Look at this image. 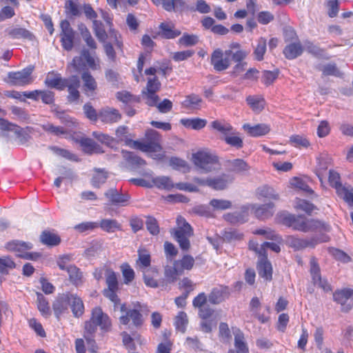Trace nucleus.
I'll list each match as a JSON object with an SVG mask.
<instances>
[{
    "label": "nucleus",
    "instance_id": "obj_1",
    "mask_svg": "<svg viewBox=\"0 0 353 353\" xmlns=\"http://www.w3.org/2000/svg\"><path fill=\"white\" fill-rule=\"evenodd\" d=\"M115 134L119 141H124L126 145L132 148L139 150L144 152H157L161 150V145L156 141L159 139V133L154 130H149L146 136L154 139V141L141 142L133 141L128 138V128L125 125L119 126Z\"/></svg>",
    "mask_w": 353,
    "mask_h": 353
},
{
    "label": "nucleus",
    "instance_id": "obj_2",
    "mask_svg": "<svg viewBox=\"0 0 353 353\" xmlns=\"http://www.w3.org/2000/svg\"><path fill=\"white\" fill-rule=\"evenodd\" d=\"M192 160L201 173H208L220 169L219 157L210 151H199L193 154Z\"/></svg>",
    "mask_w": 353,
    "mask_h": 353
},
{
    "label": "nucleus",
    "instance_id": "obj_3",
    "mask_svg": "<svg viewBox=\"0 0 353 353\" xmlns=\"http://www.w3.org/2000/svg\"><path fill=\"white\" fill-rule=\"evenodd\" d=\"M177 228L170 231L174 239L178 242L181 249L188 251L190 248L189 239L193 236V230L190 225L182 216L176 219Z\"/></svg>",
    "mask_w": 353,
    "mask_h": 353
},
{
    "label": "nucleus",
    "instance_id": "obj_4",
    "mask_svg": "<svg viewBox=\"0 0 353 353\" xmlns=\"http://www.w3.org/2000/svg\"><path fill=\"white\" fill-rule=\"evenodd\" d=\"M329 182L334 187L337 194L350 205H353V188L345 187L340 183L339 174L334 170L329 171Z\"/></svg>",
    "mask_w": 353,
    "mask_h": 353
},
{
    "label": "nucleus",
    "instance_id": "obj_5",
    "mask_svg": "<svg viewBox=\"0 0 353 353\" xmlns=\"http://www.w3.org/2000/svg\"><path fill=\"white\" fill-rule=\"evenodd\" d=\"M319 236H314L309 239H301L295 236L290 235L286 236L285 244L293 248L294 250H301L306 248H314L317 244L324 241Z\"/></svg>",
    "mask_w": 353,
    "mask_h": 353
},
{
    "label": "nucleus",
    "instance_id": "obj_6",
    "mask_svg": "<svg viewBox=\"0 0 353 353\" xmlns=\"http://www.w3.org/2000/svg\"><path fill=\"white\" fill-rule=\"evenodd\" d=\"M33 69L32 66H28L21 71L10 72L8 74V82L14 86H23L30 84L33 81L31 77Z\"/></svg>",
    "mask_w": 353,
    "mask_h": 353
},
{
    "label": "nucleus",
    "instance_id": "obj_7",
    "mask_svg": "<svg viewBox=\"0 0 353 353\" xmlns=\"http://www.w3.org/2000/svg\"><path fill=\"white\" fill-rule=\"evenodd\" d=\"M160 88L161 83L157 77L148 79L146 87L142 91V94L149 106L155 105L157 100H159V97L156 93Z\"/></svg>",
    "mask_w": 353,
    "mask_h": 353
},
{
    "label": "nucleus",
    "instance_id": "obj_8",
    "mask_svg": "<svg viewBox=\"0 0 353 353\" xmlns=\"http://www.w3.org/2000/svg\"><path fill=\"white\" fill-rule=\"evenodd\" d=\"M61 31V42L63 48L68 51L71 50L74 46V39L75 32L72 28L70 22L65 19L60 23Z\"/></svg>",
    "mask_w": 353,
    "mask_h": 353
},
{
    "label": "nucleus",
    "instance_id": "obj_9",
    "mask_svg": "<svg viewBox=\"0 0 353 353\" xmlns=\"http://www.w3.org/2000/svg\"><path fill=\"white\" fill-rule=\"evenodd\" d=\"M210 63L214 70L221 72L227 70L230 65V58L220 48L213 51L211 54Z\"/></svg>",
    "mask_w": 353,
    "mask_h": 353
},
{
    "label": "nucleus",
    "instance_id": "obj_10",
    "mask_svg": "<svg viewBox=\"0 0 353 353\" xmlns=\"http://www.w3.org/2000/svg\"><path fill=\"white\" fill-rule=\"evenodd\" d=\"M353 296V290L350 289H342L336 290L333 294V299L338 304L341 305V310L343 312H349L352 308V304L349 302L350 297Z\"/></svg>",
    "mask_w": 353,
    "mask_h": 353
},
{
    "label": "nucleus",
    "instance_id": "obj_11",
    "mask_svg": "<svg viewBox=\"0 0 353 353\" xmlns=\"http://www.w3.org/2000/svg\"><path fill=\"white\" fill-rule=\"evenodd\" d=\"M120 310L121 312H125V314L121 316L119 318L121 324L127 325L131 319L135 327H139L142 325L143 321L142 314L137 308L126 310L125 305H121Z\"/></svg>",
    "mask_w": 353,
    "mask_h": 353
},
{
    "label": "nucleus",
    "instance_id": "obj_12",
    "mask_svg": "<svg viewBox=\"0 0 353 353\" xmlns=\"http://www.w3.org/2000/svg\"><path fill=\"white\" fill-rule=\"evenodd\" d=\"M99 116V120L103 124H113L119 122L122 118V115L118 110L109 106L101 108Z\"/></svg>",
    "mask_w": 353,
    "mask_h": 353
},
{
    "label": "nucleus",
    "instance_id": "obj_13",
    "mask_svg": "<svg viewBox=\"0 0 353 353\" xmlns=\"http://www.w3.org/2000/svg\"><path fill=\"white\" fill-rule=\"evenodd\" d=\"M71 293H63L59 294L52 304V307L56 316L59 319V316L65 311L68 310L70 305Z\"/></svg>",
    "mask_w": 353,
    "mask_h": 353
},
{
    "label": "nucleus",
    "instance_id": "obj_14",
    "mask_svg": "<svg viewBox=\"0 0 353 353\" xmlns=\"http://www.w3.org/2000/svg\"><path fill=\"white\" fill-rule=\"evenodd\" d=\"M224 165L228 171L236 174H246L250 170L249 164L242 159L227 160Z\"/></svg>",
    "mask_w": 353,
    "mask_h": 353
},
{
    "label": "nucleus",
    "instance_id": "obj_15",
    "mask_svg": "<svg viewBox=\"0 0 353 353\" xmlns=\"http://www.w3.org/2000/svg\"><path fill=\"white\" fill-rule=\"evenodd\" d=\"M248 206L251 213H252L257 219H265L272 216L273 213L272 210L274 205L272 203H268L263 205L248 204Z\"/></svg>",
    "mask_w": 353,
    "mask_h": 353
},
{
    "label": "nucleus",
    "instance_id": "obj_16",
    "mask_svg": "<svg viewBox=\"0 0 353 353\" xmlns=\"http://www.w3.org/2000/svg\"><path fill=\"white\" fill-rule=\"evenodd\" d=\"M90 320L103 330L108 331L111 326V322L108 316L103 313L99 307H94L92 310Z\"/></svg>",
    "mask_w": 353,
    "mask_h": 353
},
{
    "label": "nucleus",
    "instance_id": "obj_17",
    "mask_svg": "<svg viewBox=\"0 0 353 353\" xmlns=\"http://www.w3.org/2000/svg\"><path fill=\"white\" fill-rule=\"evenodd\" d=\"M249 212L250 208L246 205L242 206L240 211L227 213L223 217L225 221L232 224L243 223L248 221Z\"/></svg>",
    "mask_w": 353,
    "mask_h": 353
},
{
    "label": "nucleus",
    "instance_id": "obj_18",
    "mask_svg": "<svg viewBox=\"0 0 353 353\" xmlns=\"http://www.w3.org/2000/svg\"><path fill=\"white\" fill-rule=\"evenodd\" d=\"M83 81V91L88 97H92L95 94L97 89V83L91 73L86 70L81 74Z\"/></svg>",
    "mask_w": 353,
    "mask_h": 353
},
{
    "label": "nucleus",
    "instance_id": "obj_19",
    "mask_svg": "<svg viewBox=\"0 0 353 353\" xmlns=\"http://www.w3.org/2000/svg\"><path fill=\"white\" fill-rule=\"evenodd\" d=\"M230 291L226 286H219L212 289L208 295V301L212 304H219L229 298Z\"/></svg>",
    "mask_w": 353,
    "mask_h": 353
},
{
    "label": "nucleus",
    "instance_id": "obj_20",
    "mask_svg": "<svg viewBox=\"0 0 353 353\" xmlns=\"http://www.w3.org/2000/svg\"><path fill=\"white\" fill-rule=\"evenodd\" d=\"M45 85L50 88L63 90L65 88V79L61 77V74L54 72H49L45 79Z\"/></svg>",
    "mask_w": 353,
    "mask_h": 353
},
{
    "label": "nucleus",
    "instance_id": "obj_21",
    "mask_svg": "<svg viewBox=\"0 0 353 353\" xmlns=\"http://www.w3.org/2000/svg\"><path fill=\"white\" fill-rule=\"evenodd\" d=\"M233 181L234 177L232 176L223 174L216 177L210 178L209 187L216 190H223L227 188Z\"/></svg>",
    "mask_w": 353,
    "mask_h": 353
},
{
    "label": "nucleus",
    "instance_id": "obj_22",
    "mask_svg": "<svg viewBox=\"0 0 353 353\" xmlns=\"http://www.w3.org/2000/svg\"><path fill=\"white\" fill-rule=\"evenodd\" d=\"M243 129L252 137L263 136L270 131V125L265 123H260L254 125L245 123L243 125Z\"/></svg>",
    "mask_w": 353,
    "mask_h": 353
},
{
    "label": "nucleus",
    "instance_id": "obj_23",
    "mask_svg": "<svg viewBox=\"0 0 353 353\" xmlns=\"http://www.w3.org/2000/svg\"><path fill=\"white\" fill-rule=\"evenodd\" d=\"M258 273L260 277L264 279L266 281H270L272 279V267L266 257L262 259L257 265Z\"/></svg>",
    "mask_w": 353,
    "mask_h": 353
},
{
    "label": "nucleus",
    "instance_id": "obj_24",
    "mask_svg": "<svg viewBox=\"0 0 353 353\" xmlns=\"http://www.w3.org/2000/svg\"><path fill=\"white\" fill-rule=\"evenodd\" d=\"M105 196L112 204H121L124 205L130 199V196L127 194L119 193L115 188H110L105 193Z\"/></svg>",
    "mask_w": 353,
    "mask_h": 353
},
{
    "label": "nucleus",
    "instance_id": "obj_25",
    "mask_svg": "<svg viewBox=\"0 0 353 353\" xmlns=\"http://www.w3.org/2000/svg\"><path fill=\"white\" fill-rule=\"evenodd\" d=\"M211 127L221 134L220 139L223 141L234 130L229 123L219 120L212 121Z\"/></svg>",
    "mask_w": 353,
    "mask_h": 353
},
{
    "label": "nucleus",
    "instance_id": "obj_26",
    "mask_svg": "<svg viewBox=\"0 0 353 353\" xmlns=\"http://www.w3.org/2000/svg\"><path fill=\"white\" fill-rule=\"evenodd\" d=\"M303 52V48L300 42L292 43L286 46L283 50V54L288 59H296L301 55Z\"/></svg>",
    "mask_w": 353,
    "mask_h": 353
},
{
    "label": "nucleus",
    "instance_id": "obj_27",
    "mask_svg": "<svg viewBox=\"0 0 353 353\" xmlns=\"http://www.w3.org/2000/svg\"><path fill=\"white\" fill-rule=\"evenodd\" d=\"M203 100L200 96L196 94H190L185 96V100L182 102V106L189 110H199L201 107Z\"/></svg>",
    "mask_w": 353,
    "mask_h": 353
},
{
    "label": "nucleus",
    "instance_id": "obj_28",
    "mask_svg": "<svg viewBox=\"0 0 353 353\" xmlns=\"http://www.w3.org/2000/svg\"><path fill=\"white\" fill-rule=\"evenodd\" d=\"M159 29L161 31L159 34L167 39H174L181 34V31L174 29L172 25L165 23L160 24Z\"/></svg>",
    "mask_w": 353,
    "mask_h": 353
},
{
    "label": "nucleus",
    "instance_id": "obj_29",
    "mask_svg": "<svg viewBox=\"0 0 353 353\" xmlns=\"http://www.w3.org/2000/svg\"><path fill=\"white\" fill-rule=\"evenodd\" d=\"M40 241L46 245L53 247L58 245L61 242L60 237L48 230H44L40 235Z\"/></svg>",
    "mask_w": 353,
    "mask_h": 353
},
{
    "label": "nucleus",
    "instance_id": "obj_30",
    "mask_svg": "<svg viewBox=\"0 0 353 353\" xmlns=\"http://www.w3.org/2000/svg\"><path fill=\"white\" fill-rule=\"evenodd\" d=\"M182 271L176 265H166L164 269V276L168 283H173L176 281L179 276L182 275Z\"/></svg>",
    "mask_w": 353,
    "mask_h": 353
},
{
    "label": "nucleus",
    "instance_id": "obj_31",
    "mask_svg": "<svg viewBox=\"0 0 353 353\" xmlns=\"http://www.w3.org/2000/svg\"><path fill=\"white\" fill-rule=\"evenodd\" d=\"M224 141L228 145L237 150L243 147V139L240 136V133L234 130L228 137H225Z\"/></svg>",
    "mask_w": 353,
    "mask_h": 353
},
{
    "label": "nucleus",
    "instance_id": "obj_32",
    "mask_svg": "<svg viewBox=\"0 0 353 353\" xmlns=\"http://www.w3.org/2000/svg\"><path fill=\"white\" fill-rule=\"evenodd\" d=\"M152 186L154 185L160 189L171 190L175 187L171 179L165 176L152 177Z\"/></svg>",
    "mask_w": 353,
    "mask_h": 353
},
{
    "label": "nucleus",
    "instance_id": "obj_33",
    "mask_svg": "<svg viewBox=\"0 0 353 353\" xmlns=\"http://www.w3.org/2000/svg\"><path fill=\"white\" fill-rule=\"evenodd\" d=\"M6 248L7 250L10 251L20 252L32 249V245L29 242L13 240L12 241L8 242L6 244Z\"/></svg>",
    "mask_w": 353,
    "mask_h": 353
},
{
    "label": "nucleus",
    "instance_id": "obj_34",
    "mask_svg": "<svg viewBox=\"0 0 353 353\" xmlns=\"http://www.w3.org/2000/svg\"><path fill=\"white\" fill-rule=\"evenodd\" d=\"M70 306L75 317H79L83 314L84 306L83 301L76 294H72Z\"/></svg>",
    "mask_w": 353,
    "mask_h": 353
},
{
    "label": "nucleus",
    "instance_id": "obj_35",
    "mask_svg": "<svg viewBox=\"0 0 353 353\" xmlns=\"http://www.w3.org/2000/svg\"><path fill=\"white\" fill-rule=\"evenodd\" d=\"M181 123L186 128L199 130L206 125L207 121L200 118L183 119L181 120Z\"/></svg>",
    "mask_w": 353,
    "mask_h": 353
},
{
    "label": "nucleus",
    "instance_id": "obj_36",
    "mask_svg": "<svg viewBox=\"0 0 353 353\" xmlns=\"http://www.w3.org/2000/svg\"><path fill=\"white\" fill-rule=\"evenodd\" d=\"M248 104L250 106L252 110L255 112H261L265 107V102L263 97L248 96L246 98Z\"/></svg>",
    "mask_w": 353,
    "mask_h": 353
},
{
    "label": "nucleus",
    "instance_id": "obj_37",
    "mask_svg": "<svg viewBox=\"0 0 353 353\" xmlns=\"http://www.w3.org/2000/svg\"><path fill=\"white\" fill-rule=\"evenodd\" d=\"M8 34L13 39H23L32 41L34 36L29 30L23 28H14L9 30Z\"/></svg>",
    "mask_w": 353,
    "mask_h": 353
},
{
    "label": "nucleus",
    "instance_id": "obj_38",
    "mask_svg": "<svg viewBox=\"0 0 353 353\" xmlns=\"http://www.w3.org/2000/svg\"><path fill=\"white\" fill-rule=\"evenodd\" d=\"M65 9L66 15L70 18L81 15L80 5L72 0H67L65 1Z\"/></svg>",
    "mask_w": 353,
    "mask_h": 353
},
{
    "label": "nucleus",
    "instance_id": "obj_39",
    "mask_svg": "<svg viewBox=\"0 0 353 353\" xmlns=\"http://www.w3.org/2000/svg\"><path fill=\"white\" fill-rule=\"evenodd\" d=\"M305 50L312 54L313 56L319 59H327L325 56V51L324 49L321 48L319 46L314 45L310 41H306L304 43Z\"/></svg>",
    "mask_w": 353,
    "mask_h": 353
},
{
    "label": "nucleus",
    "instance_id": "obj_40",
    "mask_svg": "<svg viewBox=\"0 0 353 353\" xmlns=\"http://www.w3.org/2000/svg\"><path fill=\"white\" fill-rule=\"evenodd\" d=\"M194 264V259L190 255H184L183 257L180 260H175L174 265L182 271L183 274L184 270H190Z\"/></svg>",
    "mask_w": 353,
    "mask_h": 353
},
{
    "label": "nucleus",
    "instance_id": "obj_41",
    "mask_svg": "<svg viewBox=\"0 0 353 353\" xmlns=\"http://www.w3.org/2000/svg\"><path fill=\"white\" fill-rule=\"evenodd\" d=\"M234 346L236 353H249L248 347L245 342L244 335L239 330L234 334Z\"/></svg>",
    "mask_w": 353,
    "mask_h": 353
},
{
    "label": "nucleus",
    "instance_id": "obj_42",
    "mask_svg": "<svg viewBox=\"0 0 353 353\" xmlns=\"http://www.w3.org/2000/svg\"><path fill=\"white\" fill-rule=\"evenodd\" d=\"M81 145L83 146L87 152L100 153L102 152L101 147L95 141L90 138H83L80 141Z\"/></svg>",
    "mask_w": 353,
    "mask_h": 353
},
{
    "label": "nucleus",
    "instance_id": "obj_43",
    "mask_svg": "<svg viewBox=\"0 0 353 353\" xmlns=\"http://www.w3.org/2000/svg\"><path fill=\"white\" fill-rule=\"evenodd\" d=\"M67 272L70 282L74 285H77L82 282V272L76 265H73L70 266Z\"/></svg>",
    "mask_w": 353,
    "mask_h": 353
},
{
    "label": "nucleus",
    "instance_id": "obj_44",
    "mask_svg": "<svg viewBox=\"0 0 353 353\" xmlns=\"http://www.w3.org/2000/svg\"><path fill=\"white\" fill-rule=\"evenodd\" d=\"M98 225L107 232H114L120 229V224L115 219H102Z\"/></svg>",
    "mask_w": 353,
    "mask_h": 353
},
{
    "label": "nucleus",
    "instance_id": "obj_45",
    "mask_svg": "<svg viewBox=\"0 0 353 353\" xmlns=\"http://www.w3.org/2000/svg\"><path fill=\"white\" fill-rule=\"evenodd\" d=\"M256 194L259 196L272 199L274 200L279 199V195L275 192L274 190L268 186V185H263L257 188Z\"/></svg>",
    "mask_w": 353,
    "mask_h": 353
},
{
    "label": "nucleus",
    "instance_id": "obj_46",
    "mask_svg": "<svg viewBox=\"0 0 353 353\" xmlns=\"http://www.w3.org/2000/svg\"><path fill=\"white\" fill-rule=\"evenodd\" d=\"M95 174L92 179V185L97 188H99L101 184H103L108 178V173L103 170L94 169Z\"/></svg>",
    "mask_w": 353,
    "mask_h": 353
},
{
    "label": "nucleus",
    "instance_id": "obj_47",
    "mask_svg": "<svg viewBox=\"0 0 353 353\" xmlns=\"http://www.w3.org/2000/svg\"><path fill=\"white\" fill-rule=\"evenodd\" d=\"M188 323L187 314L184 312H179L175 317L174 324L176 330L184 333L185 332L186 325Z\"/></svg>",
    "mask_w": 353,
    "mask_h": 353
},
{
    "label": "nucleus",
    "instance_id": "obj_48",
    "mask_svg": "<svg viewBox=\"0 0 353 353\" xmlns=\"http://www.w3.org/2000/svg\"><path fill=\"white\" fill-rule=\"evenodd\" d=\"M85 116L90 121L96 122L99 117V110L97 112L90 103H86L83 106Z\"/></svg>",
    "mask_w": 353,
    "mask_h": 353
},
{
    "label": "nucleus",
    "instance_id": "obj_49",
    "mask_svg": "<svg viewBox=\"0 0 353 353\" xmlns=\"http://www.w3.org/2000/svg\"><path fill=\"white\" fill-rule=\"evenodd\" d=\"M93 30L96 37L100 41L104 42L106 40L108 35L103 28V24L101 21L94 20Z\"/></svg>",
    "mask_w": 353,
    "mask_h": 353
},
{
    "label": "nucleus",
    "instance_id": "obj_50",
    "mask_svg": "<svg viewBox=\"0 0 353 353\" xmlns=\"http://www.w3.org/2000/svg\"><path fill=\"white\" fill-rule=\"evenodd\" d=\"M210 205L214 210H225L232 208V202L225 199H213L210 201Z\"/></svg>",
    "mask_w": 353,
    "mask_h": 353
},
{
    "label": "nucleus",
    "instance_id": "obj_51",
    "mask_svg": "<svg viewBox=\"0 0 353 353\" xmlns=\"http://www.w3.org/2000/svg\"><path fill=\"white\" fill-rule=\"evenodd\" d=\"M292 187L302 190L309 194H313L314 191L307 185V184L301 179L294 177L290 180Z\"/></svg>",
    "mask_w": 353,
    "mask_h": 353
},
{
    "label": "nucleus",
    "instance_id": "obj_52",
    "mask_svg": "<svg viewBox=\"0 0 353 353\" xmlns=\"http://www.w3.org/2000/svg\"><path fill=\"white\" fill-rule=\"evenodd\" d=\"M122 154L123 158L132 165L141 166L145 164V161L143 159L137 156L132 152L123 150Z\"/></svg>",
    "mask_w": 353,
    "mask_h": 353
},
{
    "label": "nucleus",
    "instance_id": "obj_53",
    "mask_svg": "<svg viewBox=\"0 0 353 353\" xmlns=\"http://www.w3.org/2000/svg\"><path fill=\"white\" fill-rule=\"evenodd\" d=\"M198 42V36L187 33L183 34V35L179 39V43L185 47L195 46Z\"/></svg>",
    "mask_w": 353,
    "mask_h": 353
},
{
    "label": "nucleus",
    "instance_id": "obj_54",
    "mask_svg": "<svg viewBox=\"0 0 353 353\" xmlns=\"http://www.w3.org/2000/svg\"><path fill=\"white\" fill-rule=\"evenodd\" d=\"M226 55H229L230 58L235 63L243 62L247 57L248 53L243 50H238L236 52H233L232 50H227L225 51Z\"/></svg>",
    "mask_w": 353,
    "mask_h": 353
},
{
    "label": "nucleus",
    "instance_id": "obj_55",
    "mask_svg": "<svg viewBox=\"0 0 353 353\" xmlns=\"http://www.w3.org/2000/svg\"><path fill=\"white\" fill-rule=\"evenodd\" d=\"M266 40L264 38H260L258 41L256 47L254 49V54L257 61L263 59V55L266 51Z\"/></svg>",
    "mask_w": 353,
    "mask_h": 353
},
{
    "label": "nucleus",
    "instance_id": "obj_56",
    "mask_svg": "<svg viewBox=\"0 0 353 353\" xmlns=\"http://www.w3.org/2000/svg\"><path fill=\"white\" fill-rule=\"evenodd\" d=\"M38 309L43 315L48 316L50 313L49 304L46 298L41 293H37Z\"/></svg>",
    "mask_w": 353,
    "mask_h": 353
},
{
    "label": "nucleus",
    "instance_id": "obj_57",
    "mask_svg": "<svg viewBox=\"0 0 353 353\" xmlns=\"http://www.w3.org/2000/svg\"><path fill=\"white\" fill-rule=\"evenodd\" d=\"M318 70L322 71L323 74L325 76H339V71L336 67L335 63H328L323 66H318L316 68Z\"/></svg>",
    "mask_w": 353,
    "mask_h": 353
},
{
    "label": "nucleus",
    "instance_id": "obj_58",
    "mask_svg": "<svg viewBox=\"0 0 353 353\" xmlns=\"http://www.w3.org/2000/svg\"><path fill=\"white\" fill-rule=\"evenodd\" d=\"M105 276L108 288L118 289V281L115 272L111 270H107Z\"/></svg>",
    "mask_w": 353,
    "mask_h": 353
},
{
    "label": "nucleus",
    "instance_id": "obj_59",
    "mask_svg": "<svg viewBox=\"0 0 353 353\" xmlns=\"http://www.w3.org/2000/svg\"><path fill=\"white\" fill-rule=\"evenodd\" d=\"M290 142L294 147L307 148L310 146L309 141L305 137L301 135H292L290 138Z\"/></svg>",
    "mask_w": 353,
    "mask_h": 353
},
{
    "label": "nucleus",
    "instance_id": "obj_60",
    "mask_svg": "<svg viewBox=\"0 0 353 353\" xmlns=\"http://www.w3.org/2000/svg\"><path fill=\"white\" fill-rule=\"evenodd\" d=\"M147 230L152 235H157L159 233V227L157 220L152 216H148L145 222Z\"/></svg>",
    "mask_w": 353,
    "mask_h": 353
},
{
    "label": "nucleus",
    "instance_id": "obj_61",
    "mask_svg": "<svg viewBox=\"0 0 353 353\" xmlns=\"http://www.w3.org/2000/svg\"><path fill=\"white\" fill-rule=\"evenodd\" d=\"M122 274L124 278V283L128 284L134 278V272L128 263H124L121 266Z\"/></svg>",
    "mask_w": 353,
    "mask_h": 353
},
{
    "label": "nucleus",
    "instance_id": "obj_62",
    "mask_svg": "<svg viewBox=\"0 0 353 353\" xmlns=\"http://www.w3.org/2000/svg\"><path fill=\"white\" fill-rule=\"evenodd\" d=\"M279 74V70L274 71L265 70L263 72V81L266 85H271L277 78Z\"/></svg>",
    "mask_w": 353,
    "mask_h": 353
},
{
    "label": "nucleus",
    "instance_id": "obj_63",
    "mask_svg": "<svg viewBox=\"0 0 353 353\" xmlns=\"http://www.w3.org/2000/svg\"><path fill=\"white\" fill-rule=\"evenodd\" d=\"M159 101V100H157L155 105H153L152 107H157L158 110L161 113H168L171 111L172 108V102L170 100L165 99L161 102Z\"/></svg>",
    "mask_w": 353,
    "mask_h": 353
},
{
    "label": "nucleus",
    "instance_id": "obj_64",
    "mask_svg": "<svg viewBox=\"0 0 353 353\" xmlns=\"http://www.w3.org/2000/svg\"><path fill=\"white\" fill-rule=\"evenodd\" d=\"M243 237V234L237 230L225 231L223 236V239L229 242L240 241Z\"/></svg>",
    "mask_w": 353,
    "mask_h": 353
}]
</instances>
